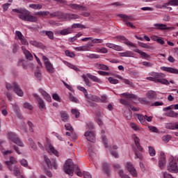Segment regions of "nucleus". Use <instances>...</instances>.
<instances>
[{"mask_svg":"<svg viewBox=\"0 0 178 178\" xmlns=\"http://www.w3.org/2000/svg\"><path fill=\"white\" fill-rule=\"evenodd\" d=\"M168 172H171V173H177V162H176L175 161H172L171 162H170L168 166Z\"/></svg>","mask_w":178,"mask_h":178,"instance_id":"9b49d317","label":"nucleus"},{"mask_svg":"<svg viewBox=\"0 0 178 178\" xmlns=\"http://www.w3.org/2000/svg\"><path fill=\"white\" fill-rule=\"evenodd\" d=\"M102 168H103V170H104V173H106V175H107V176H110L111 175V170L109 169V168H111V165H109V163H103Z\"/></svg>","mask_w":178,"mask_h":178,"instance_id":"393cba45","label":"nucleus"},{"mask_svg":"<svg viewBox=\"0 0 178 178\" xmlns=\"http://www.w3.org/2000/svg\"><path fill=\"white\" fill-rule=\"evenodd\" d=\"M22 49L26 58L28 59V60H33V54H31V53H30L24 47H22Z\"/></svg>","mask_w":178,"mask_h":178,"instance_id":"5701e85b","label":"nucleus"},{"mask_svg":"<svg viewBox=\"0 0 178 178\" xmlns=\"http://www.w3.org/2000/svg\"><path fill=\"white\" fill-rule=\"evenodd\" d=\"M167 5H170L171 6H178V0H170Z\"/></svg>","mask_w":178,"mask_h":178,"instance_id":"5fc2aeb1","label":"nucleus"},{"mask_svg":"<svg viewBox=\"0 0 178 178\" xmlns=\"http://www.w3.org/2000/svg\"><path fill=\"white\" fill-rule=\"evenodd\" d=\"M70 8L72 9H75L76 10H81L84 9V6L78 5L76 3H70L69 4Z\"/></svg>","mask_w":178,"mask_h":178,"instance_id":"473e14b6","label":"nucleus"},{"mask_svg":"<svg viewBox=\"0 0 178 178\" xmlns=\"http://www.w3.org/2000/svg\"><path fill=\"white\" fill-rule=\"evenodd\" d=\"M24 108L29 109V111H33V106L29 102H25L24 104Z\"/></svg>","mask_w":178,"mask_h":178,"instance_id":"4d7b16f0","label":"nucleus"},{"mask_svg":"<svg viewBox=\"0 0 178 178\" xmlns=\"http://www.w3.org/2000/svg\"><path fill=\"white\" fill-rule=\"evenodd\" d=\"M71 112L72 113V115H74L75 118L77 119L78 118H80V112L79 111V110L76 109V108H72L71 110Z\"/></svg>","mask_w":178,"mask_h":178,"instance_id":"37998d69","label":"nucleus"},{"mask_svg":"<svg viewBox=\"0 0 178 178\" xmlns=\"http://www.w3.org/2000/svg\"><path fill=\"white\" fill-rule=\"evenodd\" d=\"M149 154L150 156H155L156 155L155 149H154L152 146L149 147Z\"/></svg>","mask_w":178,"mask_h":178,"instance_id":"6e6d98bb","label":"nucleus"},{"mask_svg":"<svg viewBox=\"0 0 178 178\" xmlns=\"http://www.w3.org/2000/svg\"><path fill=\"white\" fill-rule=\"evenodd\" d=\"M122 95L123 97H125V98H129V99H137V95H134V94H130V93H122Z\"/></svg>","mask_w":178,"mask_h":178,"instance_id":"c9c22d12","label":"nucleus"},{"mask_svg":"<svg viewBox=\"0 0 178 178\" xmlns=\"http://www.w3.org/2000/svg\"><path fill=\"white\" fill-rule=\"evenodd\" d=\"M74 170L77 176H79V177L83 176V172H81L80 170V168H79L77 165H74L72 159L67 160L64 165L65 173L69 175V176H73V172H74Z\"/></svg>","mask_w":178,"mask_h":178,"instance_id":"7ed1b4c3","label":"nucleus"},{"mask_svg":"<svg viewBox=\"0 0 178 178\" xmlns=\"http://www.w3.org/2000/svg\"><path fill=\"white\" fill-rule=\"evenodd\" d=\"M106 47L111 49H114L115 51H123V47H122V46L116 45L113 43H106Z\"/></svg>","mask_w":178,"mask_h":178,"instance_id":"412c9836","label":"nucleus"},{"mask_svg":"<svg viewBox=\"0 0 178 178\" xmlns=\"http://www.w3.org/2000/svg\"><path fill=\"white\" fill-rule=\"evenodd\" d=\"M102 113L100 111H97L96 113V122L99 124V126H102Z\"/></svg>","mask_w":178,"mask_h":178,"instance_id":"a878e982","label":"nucleus"},{"mask_svg":"<svg viewBox=\"0 0 178 178\" xmlns=\"http://www.w3.org/2000/svg\"><path fill=\"white\" fill-rule=\"evenodd\" d=\"M132 138L134 140L136 148L138 149V151H140V152H143V147H141V145H140V138H138L136 134H134L132 136Z\"/></svg>","mask_w":178,"mask_h":178,"instance_id":"aec40b11","label":"nucleus"},{"mask_svg":"<svg viewBox=\"0 0 178 178\" xmlns=\"http://www.w3.org/2000/svg\"><path fill=\"white\" fill-rule=\"evenodd\" d=\"M46 148L49 154H54V155H55L56 156H59V153L58 152V150L55 149V147H54L51 144L47 145Z\"/></svg>","mask_w":178,"mask_h":178,"instance_id":"6ab92c4d","label":"nucleus"},{"mask_svg":"<svg viewBox=\"0 0 178 178\" xmlns=\"http://www.w3.org/2000/svg\"><path fill=\"white\" fill-rule=\"evenodd\" d=\"M118 149V146L117 145H113L112 147V148L110 150V152L111 154V155L113 156H114V158H119V154L118 153V152L116 151H113V149Z\"/></svg>","mask_w":178,"mask_h":178,"instance_id":"f704fd0d","label":"nucleus"},{"mask_svg":"<svg viewBox=\"0 0 178 178\" xmlns=\"http://www.w3.org/2000/svg\"><path fill=\"white\" fill-rule=\"evenodd\" d=\"M92 44H102V42H104V40L102 39H92Z\"/></svg>","mask_w":178,"mask_h":178,"instance_id":"bf43d9fd","label":"nucleus"},{"mask_svg":"<svg viewBox=\"0 0 178 178\" xmlns=\"http://www.w3.org/2000/svg\"><path fill=\"white\" fill-rule=\"evenodd\" d=\"M65 129L68 130V131H70V133H73V127H72V125L70 124H66L65 125Z\"/></svg>","mask_w":178,"mask_h":178,"instance_id":"69168bd1","label":"nucleus"},{"mask_svg":"<svg viewBox=\"0 0 178 178\" xmlns=\"http://www.w3.org/2000/svg\"><path fill=\"white\" fill-rule=\"evenodd\" d=\"M77 88L78 90H79V91H82L84 93L86 98H87V96L88 95V92H87V90L86 89V88L83 86H78Z\"/></svg>","mask_w":178,"mask_h":178,"instance_id":"09e8293b","label":"nucleus"},{"mask_svg":"<svg viewBox=\"0 0 178 178\" xmlns=\"http://www.w3.org/2000/svg\"><path fill=\"white\" fill-rule=\"evenodd\" d=\"M161 70L167 72L168 73H172L173 74H178V70L172 67H161Z\"/></svg>","mask_w":178,"mask_h":178,"instance_id":"f3484780","label":"nucleus"},{"mask_svg":"<svg viewBox=\"0 0 178 178\" xmlns=\"http://www.w3.org/2000/svg\"><path fill=\"white\" fill-rule=\"evenodd\" d=\"M50 17H58V19H65V20H76L80 19V16L76 14L63 13L56 11L50 14Z\"/></svg>","mask_w":178,"mask_h":178,"instance_id":"20e7f679","label":"nucleus"},{"mask_svg":"<svg viewBox=\"0 0 178 178\" xmlns=\"http://www.w3.org/2000/svg\"><path fill=\"white\" fill-rule=\"evenodd\" d=\"M84 136L88 141H90V143H95V134L93 131H86L84 134Z\"/></svg>","mask_w":178,"mask_h":178,"instance_id":"ddd939ff","label":"nucleus"},{"mask_svg":"<svg viewBox=\"0 0 178 178\" xmlns=\"http://www.w3.org/2000/svg\"><path fill=\"white\" fill-rule=\"evenodd\" d=\"M88 79L92 80V81H94L95 83H99L101 84L102 83V81H101L98 77L91 74H87Z\"/></svg>","mask_w":178,"mask_h":178,"instance_id":"cd10ccee","label":"nucleus"},{"mask_svg":"<svg viewBox=\"0 0 178 178\" xmlns=\"http://www.w3.org/2000/svg\"><path fill=\"white\" fill-rule=\"evenodd\" d=\"M24 35H23V33L20 32L19 31H15V40H22Z\"/></svg>","mask_w":178,"mask_h":178,"instance_id":"79ce46f5","label":"nucleus"},{"mask_svg":"<svg viewBox=\"0 0 178 178\" xmlns=\"http://www.w3.org/2000/svg\"><path fill=\"white\" fill-rule=\"evenodd\" d=\"M17 163V161H16V159H15V157L13 156L10 157V161L5 162L9 170H13L15 176H19V175H20V170H19V168H17V166L15 165Z\"/></svg>","mask_w":178,"mask_h":178,"instance_id":"423d86ee","label":"nucleus"},{"mask_svg":"<svg viewBox=\"0 0 178 178\" xmlns=\"http://www.w3.org/2000/svg\"><path fill=\"white\" fill-rule=\"evenodd\" d=\"M146 96L149 99H154V98L156 97V93L152 90H150L147 93Z\"/></svg>","mask_w":178,"mask_h":178,"instance_id":"58836bf2","label":"nucleus"},{"mask_svg":"<svg viewBox=\"0 0 178 178\" xmlns=\"http://www.w3.org/2000/svg\"><path fill=\"white\" fill-rule=\"evenodd\" d=\"M52 97H53V99H54L55 101H57L58 102H60V97L58 94L56 93L53 94Z\"/></svg>","mask_w":178,"mask_h":178,"instance_id":"338daca9","label":"nucleus"},{"mask_svg":"<svg viewBox=\"0 0 178 178\" xmlns=\"http://www.w3.org/2000/svg\"><path fill=\"white\" fill-rule=\"evenodd\" d=\"M154 26L157 30H175V27H168L165 24H154Z\"/></svg>","mask_w":178,"mask_h":178,"instance_id":"2eb2a0df","label":"nucleus"},{"mask_svg":"<svg viewBox=\"0 0 178 178\" xmlns=\"http://www.w3.org/2000/svg\"><path fill=\"white\" fill-rule=\"evenodd\" d=\"M167 116H168L170 118H177L178 113L173 111H169L168 113H167Z\"/></svg>","mask_w":178,"mask_h":178,"instance_id":"49530a36","label":"nucleus"},{"mask_svg":"<svg viewBox=\"0 0 178 178\" xmlns=\"http://www.w3.org/2000/svg\"><path fill=\"white\" fill-rule=\"evenodd\" d=\"M136 49H134V52H137V54H140V56L143 58H149V55L147 54L144 51H141L140 49H137V47H135Z\"/></svg>","mask_w":178,"mask_h":178,"instance_id":"c85d7f7f","label":"nucleus"},{"mask_svg":"<svg viewBox=\"0 0 178 178\" xmlns=\"http://www.w3.org/2000/svg\"><path fill=\"white\" fill-rule=\"evenodd\" d=\"M40 34H41V35H47L48 37V38H49V40H54V32L51 31H41L40 32Z\"/></svg>","mask_w":178,"mask_h":178,"instance_id":"b1692460","label":"nucleus"},{"mask_svg":"<svg viewBox=\"0 0 178 178\" xmlns=\"http://www.w3.org/2000/svg\"><path fill=\"white\" fill-rule=\"evenodd\" d=\"M96 67L102 70H109V67L104 64H96Z\"/></svg>","mask_w":178,"mask_h":178,"instance_id":"ea45409f","label":"nucleus"},{"mask_svg":"<svg viewBox=\"0 0 178 178\" xmlns=\"http://www.w3.org/2000/svg\"><path fill=\"white\" fill-rule=\"evenodd\" d=\"M167 129H170V130H176L178 129V123L176 124L175 125H172V124H168L166 126Z\"/></svg>","mask_w":178,"mask_h":178,"instance_id":"8fccbe9b","label":"nucleus"},{"mask_svg":"<svg viewBox=\"0 0 178 178\" xmlns=\"http://www.w3.org/2000/svg\"><path fill=\"white\" fill-rule=\"evenodd\" d=\"M97 52H99V54H108V49L105 47H102L101 49L97 48L96 49Z\"/></svg>","mask_w":178,"mask_h":178,"instance_id":"3c124183","label":"nucleus"},{"mask_svg":"<svg viewBox=\"0 0 178 178\" xmlns=\"http://www.w3.org/2000/svg\"><path fill=\"white\" fill-rule=\"evenodd\" d=\"M138 119L139 120V122L141 123V124H147V122H152V116H149L145 115H141L139 114L138 115Z\"/></svg>","mask_w":178,"mask_h":178,"instance_id":"1a4fd4ad","label":"nucleus"},{"mask_svg":"<svg viewBox=\"0 0 178 178\" xmlns=\"http://www.w3.org/2000/svg\"><path fill=\"white\" fill-rule=\"evenodd\" d=\"M138 101H139V102H140L143 105L151 106V102L148 101V99L146 98L138 97Z\"/></svg>","mask_w":178,"mask_h":178,"instance_id":"e433bc0d","label":"nucleus"},{"mask_svg":"<svg viewBox=\"0 0 178 178\" xmlns=\"http://www.w3.org/2000/svg\"><path fill=\"white\" fill-rule=\"evenodd\" d=\"M39 92L42 94V97H44V99L47 101V102H51V101H52V98H51V95H49V94L45 92V90H44L43 89H41V88L39 89Z\"/></svg>","mask_w":178,"mask_h":178,"instance_id":"4be33fe9","label":"nucleus"},{"mask_svg":"<svg viewBox=\"0 0 178 178\" xmlns=\"http://www.w3.org/2000/svg\"><path fill=\"white\" fill-rule=\"evenodd\" d=\"M118 16V17H120V19H122L123 22H128L127 20H134V19L131 16H129L123 14H119Z\"/></svg>","mask_w":178,"mask_h":178,"instance_id":"c756f323","label":"nucleus"},{"mask_svg":"<svg viewBox=\"0 0 178 178\" xmlns=\"http://www.w3.org/2000/svg\"><path fill=\"white\" fill-rule=\"evenodd\" d=\"M124 116H125L126 119L130 120L131 119V111H124Z\"/></svg>","mask_w":178,"mask_h":178,"instance_id":"864d4df0","label":"nucleus"},{"mask_svg":"<svg viewBox=\"0 0 178 178\" xmlns=\"http://www.w3.org/2000/svg\"><path fill=\"white\" fill-rule=\"evenodd\" d=\"M134 54H133L131 51H127L125 52L120 53V56L132 58Z\"/></svg>","mask_w":178,"mask_h":178,"instance_id":"72a5a7b5","label":"nucleus"},{"mask_svg":"<svg viewBox=\"0 0 178 178\" xmlns=\"http://www.w3.org/2000/svg\"><path fill=\"white\" fill-rule=\"evenodd\" d=\"M2 144H3V142H0V149H1V153L3 154V156L5 158H6V156H8V155H10V154H12V152H13V151H12V150L3 151L2 149Z\"/></svg>","mask_w":178,"mask_h":178,"instance_id":"7c9ffc66","label":"nucleus"},{"mask_svg":"<svg viewBox=\"0 0 178 178\" xmlns=\"http://www.w3.org/2000/svg\"><path fill=\"white\" fill-rule=\"evenodd\" d=\"M130 126L131 129H133V130H134L135 131H138L141 130V128L140 127H138L134 122H131L130 124Z\"/></svg>","mask_w":178,"mask_h":178,"instance_id":"de8ad7c7","label":"nucleus"},{"mask_svg":"<svg viewBox=\"0 0 178 178\" xmlns=\"http://www.w3.org/2000/svg\"><path fill=\"white\" fill-rule=\"evenodd\" d=\"M117 38L120 41H124V44L128 45V47H132L133 48H136V44L134 43L130 42L129 40L126 39L124 36H117Z\"/></svg>","mask_w":178,"mask_h":178,"instance_id":"a211bd4d","label":"nucleus"},{"mask_svg":"<svg viewBox=\"0 0 178 178\" xmlns=\"http://www.w3.org/2000/svg\"><path fill=\"white\" fill-rule=\"evenodd\" d=\"M20 163L22 166H24V168H27L29 166V163L27 162V160L23 159L21 160Z\"/></svg>","mask_w":178,"mask_h":178,"instance_id":"e2e57ef3","label":"nucleus"},{"mask_svg":"<svg viewBox=\"0 0 178 178\" xmlns=\"http://www.w3.org/2000/svg\"><path fill=\"white\" fill-rule=\"evenodd\" d=\"M33 96L38 103V107L40 109H41V111H42V109H45V102H44V100L41 99V97H40V96H38L37 94H34Z\"/></svg>","mask_w":178,"mask_h":178,"instance_id":"dca6fc26","label":"nucleus"},{"mask_svg":"<svg viewBox=\"0 0 178 178\" xmlns=\"http://www.w3.org/2000/svg\"><path fill=\"white\" fill-rule=\"evenodd\" d=\"M65 54L66 56H69L70 58H74L76 56V54L70 50H65Z\"/></svg>","mask_w":178,"mask_h":178,"instance_id":"603ef678","label":"nucleus"},{"mask_svg":"<svg viewBox=\"0 0 178 178\" xmlns=\"http://www.w3.org/2000/svg\"><path fill=\"white\" fill-rule=\"evenodd\" d=\"M126 169L129 172V173L133 176V177H137V170L134 168V165L130 162L127 163L126 164Z\"/></svg>","mask_w":178,"mask_h":178,"instance_id":"9d476101","label":"nucleus"},{"mask_svg":"<svg viewBox=\"0 0 178 178\" xmlns=\"http://www.w3.org/2000/svg\"><path fill=\"white\" fill-rule=\"evenodd\" d=\"M13 12L19 13V17L24 22H30L31 23H37L38 22L37 17L30 15V12L24 8L13 9Z\"/></svg>","mask_w":178,"mask_h":178,"instance_id":"f257e3e1","label":"nucleus"},{"mask_svg":"<svg viewBox=\"0 0 178 178\" xmlns=\"http://www.w3.org/2000/svg\"><path fill=\"white\" fill-rule=\"evenodd\" d=\"M108 81L111 84H118L119 83V80L115 79H113V77H111V76L108 78Z\"/></svg>","mask_w":178,"mask_h":178,"instance_id":"052dcab7","label":"nucleus"},{"mask_svg":"<svg viewBox=\"0 0 178 178\" xmlns=\"http://www.w3.org/2000/svg\"><path fill=\"white\" fill-rule=\"evenodd\" d=\"M73 33V30H72L70 28H67L61 30L59 32L60 35H67L69 34H72Z\"/></svg>","mask_w":178,"mask_h":178,"instance_id":"bb28decb","label":"nucleus"},{"mask_svg":"<svg viewBox=\"0 0 178 178\" xmlns=\"http://www.w3.org/2000/svg\"><path fill=\"white\" fill-rule=\"evenodd\" d=\"M44 159L49 169H58V165L56 164V162H51L47 156H44Z\"/></svg>","mask_w":178,"mask_h":178,"instance_id":"f8f14e48","label":"nucleus"},{"mask_svg":"<svg viewBox=\"0 0 178 178\" xmlns=\"http://www.w3.org/2000/svg\"><path fill=\"white\" fill-rule=\"evenodd\" d=\"M165 165H166V159L165 157V153H163V152H161L160 153V159L159 161V166L160 168V169H163V168H165Z\"/></svg>","mask_w":178,"mask_h":178,"instance_id":"4468645a","label":"nucleus"},{"mask_svg":"<svg viewBox=\"0 0 178 178\" xmlns=\"http://www.w3.org/2000/svg\"><path fill=\"white\" fill-rule=\"evenodd\" d=\"M42 60H44L47 72L51 74L55 73V68L54 67V65L49 61V58L47 56H42Z\"/></svg>","mask_w":178,"mask_h":178,"instance_id":"6e6552de","label":"nucleus"},{"mask_svg":"<svg viewBox=\"0 0 178 178\" xmlns=\"http://www.w3.org/2000/svg\"><path fill=\"white\" fill-rule=\"evenodd\" d=\"M60 116H61V120L63 122H67V120H69V114H67V113H66V111H61L60 112Z\"/></svg>","mask_w":178,"mask_h":178,"instance_id":"2f4dec72","label":"nucleus"},{"mask_svg":"<svg viewBox=\"0 0 178 178\" xmlns=\"http://www.w3.org/2000/svg\"><path fill=\"white\" fill-rule=\"evenodd\" d=\"M19 41H21L22 45H29V42H27V39L24 36L22 39H19Z\"/></svg>","mask_w":178,"mask_h":178,"instance_id":"0e129e2a","label":"nucleus"},{"mask_svg":"<svg viewBox=\"0 0 178 178\" xmlns=\"http://www.w3.org/2000/svg\"><path fill=\"white\" fill-rule=\"evenodd\" d=\"M29 7L36 10H40V9H42V5L41 4H30Z\"/></svg>","mask_w":178,"mask_h":178,"instance_id":"a19ab883","label":"nucleus"},{"mask_svg":"<svg viewBox=\"0 0 178 178\" xmlns=\"http://www.w3.org/2000/svg\"><path fill=\"white\" fill-rule=\"evenodd\" d=\"M72 29H87V28L81 24H74L72 25Z\"/></svg>","mask_w":178,"mask_h":178,"instance_id":"c03bdc74","label":"nucleus"},{"mask_svg":"<svg viewBox=\"0 0 178 178\" xmlns=\"http://www.w3.org/2000/svg\"><path fill=\"white\" fill-rule=\"evenodd\" d=\"M149 76L146 78V80H149V81H154V83H160L161 84H165V86H169L170 83L168 79H165L166 77V74L162 72H149Z\"/></svg>","mask_w":178,"mask_h":178,"instance_id":"f03ea898","label":"nucleus"},{"mask_svg":"<svg viewBox=\"0 0 178 178\" xmlns=\"http://www.w3.org/2000/svg\"><path fill=\"white\" fill-rule=\"evenodd\" d=\"M70 99L72 102H76V104H78V102H79V99H77L76 97L72 95V94L70 95Z\"/></svg>","mask_w":178,"mask_h":178,"instance_id":"774afa93","label":"nucleus"},{"mask_svg":"<svg viewBox=\"0 0 178 178\" xmlns=\"http://www.w3.org/2000/svg\"><path fill=\"white\" fill-rule=\"evenodd\" d=\"M68 67H70V69H72L75 72H80V69H79V67H77V66H76L73 64L69 63Z\"/></svg>","mask_w":178,"mask_h":178,"instance_id":"13d9d810","label":"nucleus"},{"mask_svg":"<svg viewBox=\"0 0 178 178\" xmlns=\"http://www.w3.org/2000/svg\"><path fill=\"white\" fill-rule=\"evenodd\" d=\"M163 106V102H155L150 104V106Z\"/></svg>","mask_w":178,"mask_h":178,"instance_id":"680f3d73","label":"nucleus"},{"mask_svg":"<svg viewBox=\"0 0 178 178\" xmlns=\"http://www.w3.org/2000/svg\"><path fill=\"white\" fill-rule=\"evenodd\" d=\"M6 88L8 91H12V90H13L14 92H15V94H17V95L19 97H23V95H24L23 90L22 88H20V86L19 84H17V83H7L6 84Z\"/></svg>","mask_w":178,"mask_h":178,"instance_id":"39448f33","label":"nucleus"},{"mask_svg":"<svg viewBox=\"0 0 178 178\" xmlns=\"http://www.w3.org/2000/svg\"><path fill=\"white\" fill-rule=\"evenodd\" d=\"M29 142L31 147L33 148L34 149V151H36L37 145H35V143H34V140H33V139L30 138V139H29Z\"/></svg>","mask_w":178,"mask_h":178,"instance_id":"a18cd8bd","label":"nucleus"},{"mask_svg":"<svg viewBox=\"0 0 178 178\" xmlns=\"http://www.w3.org/2000/svg\"><path fill=\"white\" fill-rule=\"evenodd\" d=\"M75 51H89L90 46L85 45V46H80L78 47L74 48Z\"/></svg>","mask_w":178,"mask_h":178,"instance_id":"4c0bfd02","label":"nucleus"},{"mask_svg":"<svg viewBox=\"0 0 178 178\" xmlns=\"http://www.w3.org/2000/svg\"><path fill=\"white\" fill-rule=\"evenodd\" d=\"M8 138L10 139V141H13L14 144H17V145H19V147H24V144L22 141V140H20V138H19L17 134H15V133H8Z\"/></svg>","mask_w":178,"mask_h":178,"instance_id":"0eeeda50","label":"nucleus"}]
</instances>
